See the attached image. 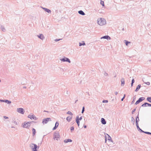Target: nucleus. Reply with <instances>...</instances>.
Returning a JSON list of instances; mask_svg holds the SVG:
<instances>
[{"label": "nucleus", "mask_w": 151, "mask_h": 151, "mask_svg": "<svg viewBox=\"0 0 151 151\" xmlns=\"http://www.w3.org/2000/svg\"><path fill=\"white\" fill-rule=\"evenodd\" d=\"M98 24L101 26H102L106 24L105 19L102 18H101L97 20Z\"/></svg>", "instance_id": "nucleus-1"}, {"label": "nucleus", "mask_w": 151, "mask_h": 151, "mask_svg": "<svg viewBox=\"0 0 151 151\" xmlns=\"http://www.w3.org/2000/svg\"><path fill=\"white\" fill-rule=\"evenodd\" d=\"M30 146L32 150V151H37V148L38 149L39 148V147H37L36 144L34 143L31 144Z\"/></svg>", "instance_id": "nucleus-2"}, {"label": "nucleus", "mask_w": 151, "mask_h": 151, "mask_svg": "<svg viewBox=\"0 0 151 151\" xmlns=\"http://www.w3.org/2000/svg\"><path fill=\"white\" fill-rule=\"evenodd\" d=\"M31 122H28L23 123L22 124V127L25 128H28L30 125Z\"/></svg>", "instance_id": "nucleus-3"}, {"label": "nucleus", "mask_w": 151, "mask_h": 151, "mask_svg": "<svg viewBox=\"0 0 151 151\" xmlns=\"http://www.w3.org/2000/svg\"><path fill=\"white\" fill-rule=\"evenodd\" d=\"M60 137V136L58 132H56L54 133V139H56V140H58V139H59Z\"/></svg>", "instance_id": "nucleus-4"}, {"label": "nucleus", "mask_w": 151, "mask_h": 151, "mask_svg": "<svg viewBox=\"0 0 151 151\" xmlns=\"http://www.w3.org/2000/svg\"><path fill=\"white\" fill-rule=\"evenodd\" d=\"M60 60L61 61L63 62H67L69 63H70L71 62L70 60L68 58L65 57H64L63 58L60 59Z\"/></svg>", "instance_id": "nucleus-5"}, {"label": "nucleus", "mask_w": 151, "mask_h": 151, "mask_svg": "<svg viewBox=\"0 0 151 151\" xmlns=\"http://www.w3.org/2000/svg\"><path fill=\"white\" fill-rule=\"evenodd\" d=\"M51 119L50 118H47L44 119L42 122L43 124H47L48 121H51Z\"/></svg>", "instance_id": "nucleus-6"}, {"label": "nucleus", "mask_w": 151, "mask_h": 151, "mask_svg": "<svg viewBox=\"0 0 151 151\" xmlns=\"http://www.w3.org/2000/svg\"><path fill=\"white\" fill-rule=\"evenodd\" d=\"M145 99V98L144 97H141L138 100H137L136 103H135V104L137 105L140 102H141L143 100H144Z\"/></svg>", "instance_id": "nucleus-7"}, {"label": "nucleus", "mask_w": 151, "mask_h": 151, "mask_svg": "<svg viewBox=\"0 0 151 151\" xmlns=\"http://www.w3.org/2000/svg\"><path fill=\"white\" fill-rule=\"evenodd\" d=\"M28 117L30 118L31 119H34L35 120H36L37 119L34 115H29L28 116Z\"/></svg>", "instance_id": "nucleus-8"}, {"label": "nucleus", "mask_w": 151, "mask_h": 151, "mask_svg": "<svg viewBox=\"0 0 151 151\" xmlns=\"http://www.w3.org/2000/svg\"><path fill=\"white\" fill-rule=\"evenodd\" d=\"M17 111L22 114H24V111L23 109L22 108H19L17 109Z\"/></svg>", "instance_id": "nucleus-9"}, {"label": "nucleus", "mask_w": 151, "mask_h": 151, "mask_svg": "<svg viewBox=\"0 0 151 151\" xmlns=\"http://www.w3.org/2000/svg\"><path fill=\"white\" fill-rule=\"evenodd\" d=\"M37 37L42 40H43L45 39V37L42 34H40L39 35H37Z\"/></svg>", "instance_id": "nucleus-10"}, {"label": "nucleus", "mask_w": 151, "mask_h": 151, "mask_svg": "<svg viewBox=\"0 0 151 151\" xmlns=\"http://www.w3.org/2000/svg\"><path fill=\"white\" fill-rule=\"evenodd\" d=\"M106 39L107 40H109L111 39L110 37L108 35H105L101 38V39Z\"/></svg>", "instance_id": "nucleus-11"}, {"label": "nucleus", "mask_w": 151, "mask_h": 151, "mask_svg": "<svg viewBox=\"0 0 151 151\" xmlns=\"http://www.w3.org/2000/svg\"><path fill=\"white\" fill-rule=\"evenodd\" d=\"M147 105L149 106H151V104L146 102L144 104H142L141 106L142 107H145L147 106Z\"/></svg>", "instance_id": "nucleus-12"}, {"label": "nucleus", "mask_w": 151, "mask_h": 151, "mask_svg": "<svg viewBox=\"0 0 151 151\" xmlns=\"http://www.w3.org/2000/svg\"><path fill=\"white\" fill-rule=\"evenodd\" d=\"M42 9H43L45 12H47L48 13H49L50 14L51 13V11L47 8H45L42 7Z\"/></svg>", "instance_id": "nucleus-13"}, {"label": "nucleus", "mask_w": 151, "mask_h": 151, "mask_svg": "<svg viewBox=\"0 0 151 151\" xmlns=\"http://www.w3.org/2000/svg\"><path fill=\"white\" fill-rule=\"evenodd\" d=\"M59 125V123L58 122H57L55 124V127L52 129L53 130H55L58 127Z\"/></svg>", "instance_id": "nucleus-14"}, {"label": "nucleus", "mask_w": 151, "mask_h": 151, "mask_svg": "<svg viewBox=\"0 0 151 151\" xmlns=\"http://www.w3.org/2000/svg\"><path fill=\"white\" fill-rule=\"evenodd\" d=\"M76 123H77L78 125V126H79L80 124V122L78 119V116H76Z\"/></svg>", "instance_id": "nucleus-15"}, {"label": "nucleus", "mask_w": 151, "mask_h": 151, "mask_svg": "<svg viewBox=\"0 0 151 151\" xmlns=\"http://www.w3.org/2000/svg\"><path fill=\"white\" fill-rule=\"evenodd\" d=\"M121 86H123L124 85L125 81L124 79V78H122L121 79Z\"/></svg>", "instance_id": "nucleus-16"}, {"label": "nucleus", "mask_w": 151, "mask_h": 151, "mask_svg": "<svg viewBox=\"0 0 151 151\" xmlns=\"http://www.w3.org/2000/svg\"><path fill=\"white\" fill-rule=\"evenodd\" d=\"M101 120V123L103 124H106V122L104 118H102Z\"/></svg>", "instance_id": "nucleus-17"}, {"label": "nucleus", "mask_w": 151, "mask_h": 151, "mask_svg": "<svg viewBox=\"0 0 151 151\" xmlns=\"http://www.w3.org/2000/svg\"><path fill=\"white\" fill-rule=\"evenodd\" d=\"M72 141V140L70 139H65L64 140V142L65 143H67L68 142H71Z\"/></svg>", "instance_id": "nucleus-18"}, {"label": "nucleus", "mask_w": 151, "mask_h": 151, "mask_svg": "<svg viewBox=\"0 0 151 151\" xmlns=\"http://www.w3.org/2000/svg\"><path fill=\"white\" fill-rule=\"evenodd\" d=\"M141 85L139 84L138 85L136 89L135 90V91L136 92H137L138 91L139 89L141 87Z\"/></svg>", "instance_id": "nucleus-19"}, {"label": "nucleus", "mask_w": 151, "mask_h": 151, "mask_svg": "<svg viewBox=\"0 0 151 151\" xmlns=\"http://www.w3.org/2000/svg\"><path fill=\"white\" fill-rule=\"evenodd\" d=\"M78 13L82 15H85V13L84 12L82 11V10H80L78 11Z\"/></svg>", "instance_id": "nucleus-20"}, {"label": "nucleus", "mask_w": 151, "mask_h": 151, "mask_svg": "<svg viewBox=\"0 0 151 151\" xmlns=\"http://www.w3.org/2000/svg\"><path fill=\"white\" fill-rule=\"evenodd\" d=\"M72 119V117H70V116H68L66 118V120L68 122H70L71 120Z\"/></svg>", "instance_id": "nucleus-21"}, {"label": "nucleus", "mask_w": 151, "mask_h": 151, "mask_svg": "<svg viewBox=\"0 0 151 151\" xmlns=\"http://www.w3.org/2000/svg\"><path fill=\"white\" fill-rule=\"evenodd\" d=\"M107 135H108V139L109 140V141H110L111 142H113V141L112 140V139H111V137L109 136V135L108 134H107Z\"/></svg>", "instance_id": "nucleus-22"}, {"label": "nucleus", "mask_w": 151, "mask_h": 151, "mask_svg": "<svg viewBox=\"0 0 151 151\" xmlns=\"http://www.w3.org/2000/svg\"><path fill=\"white\" fill-rule=\"evenodd\" d=\"M4 102L7 103V104H10L12 102L11 101H9L7 100H4Z\"/></svg>", "instance_id": "nucleus-23"}, {"label": "nucleus", "mask_w": 151, "mask_h": 151, "mask_svg": "<svg viewBox=\"0 0 151 151\" xmlns=\"http://www.w3.org/2000/svg\"><path fill=\"white\" fill-rule=\"evenodd\" d=\"M139 121V114H138L136 118L135 122H136V123H137V122H138Z\"/></svg>", "instance_id": "nucleus-24"}, {"label": "nucleus", "mask_w": 151, "mask_h": 151, "mask_svg": "<svg viewBox=\"0 0 151 151\" xmlns=\"http://www.w3.org/2000/svg\"><path fill=\"white\" fill-rule=\"evenodd\" d=\"M32 131L33 136H34L35 135V134L36 133L35 129L34 128H33L32 129Z\"/></svg>", "instance_id": "nucleus-25"}, {"label": "nucleus", "mask_w": 151, "mask_h": 151, "mask_svg": "<svg viewBox=\"0 0 151 151\" xmlns=\"http://www.w3.org/2000/svg\"><path fill=\"white\" fill-rule=\"evenodd\" d=\"M1 30L3 32H5L6 29L5 27L3 26H1Z\"/></svg>", "instance_id": "nucleus-26"}, {"label": "nucleus", "mask_w": 151, "mask_h": 151, "mask_svg": "<svg viewBox=\"0 0 151 151\" xmlns=\"http://www.w3.org/2000/svg\"><path fill=\"white\" fill-rule=\"evenodd\" d=\"M147 100L149 102L151 103V97H147Z\"/></svg>", "instance_id": "nucleus-27"}, {"label": "nucleus", "mask_w": 151, "mask_h": 151, "mask_svg": "<svg viewBox=\"0 0 151 151\" xmlns=\"http://www.w3.org/2000/svg\"><path fill=\"white\" fill-rule=\"evenodd\" d=\"M132 122L134 124L135 123V120L134 118L133 117H132Z\"/></svg>", "instance_id": "nucleus-28"}, {"label": "nucleus", "mask_w": 151, "mask_h": 151, "mask_svg": "<svg viewBox=\"0 0 151 151\" xmlns=\"http://www.w3.org/2000/svg\"><path fill=\"white\" fill-rule=\"evenodd\" d=\"M67 114H70V115H73V114L72 113L71 111H69L68 112H67Z\"/></svg>", "instance_id": "nucleus-29"}, {"label": "nucleus", "mask_w": 151, "mask_h": 151, "mask_svg": "<svg viewBox=\"0 0 151 151\" xmlns=\"http://www.w3.org/2000/svg\"><path fill=\"white\" fill-rule=\"evenodd\" d=\"M101 4L103 6H104V1H101L100 2Z\"/></svg>", "instance_id": "nucleus-30"}, {"label": "nucleus", "mask_w": 151, "mask_h": 151, "mask_svg": "<svg viewBox=\"0 0 151 151\" xmlns=\"http://www.w3.org/2000/svg\"><path fill=\"white\" fill-rule=\"evenodd\" d=\"M85 45V43L84 42L83 43H79V46H81L82 45Z\"/></svg>", "instance_id": "nucleus-31"}, {"label": "nucleus", "mask_w": 151, "mask_h": 151, "mask_svg": "<svg viewBox=\"0 0 151 151\" xmlns=\"http://www.w3.org/2000/svg\"><path fill=\"white\" fill-rule=\"evenodd\" d=\"M104 75L105 76H108V74L105 71H104Z\"/></svg>", "instance_id": "nucleus-32"}, {"label": "nucleus", "mask_w": 151, "mask_h": 151, "mask_svg": "<svg viewBox=\"0 0 151 151\" xmlns=\"http://www.w3.org/2000/svg\"><path fill=\"white\" fill-rule=\"evenodd\" d=\"M74 129V128L73 127H71L70 128V130L71 132H72L73 131Z\"/></svg>", "instance_id": "nucleus-33"}, {"label": "nucleus", "mask_w": 151, "mask_h": 151, "mask_svg": "<svg viewBox=\"0 0 151 151\" xmlns=\"http://www.w3.org/2000/svg\"><path fill=\"white\" fill-rule=\"evenodd\" d=\"M126 41L125 44H126V45H127L129 43H130V42H128V41Z\"/></svg>", "instance_id": "nucleus-34"}, {"label": "nucleus", "mask_w": 151, "mask_h": 151, "mask_svg": "<svg viewBox=\"0 0 151 151\" xmlns=\"http://www.w3.org/2000/svg\"><path fill=\"white\" fill-rule=\"evenodd\" d=\"M84 111H85L84 107H83V108H82V111L81 113H83L84 112Z\"/></svg>", "instance_id": "nucleus-35"}, {"label": "nucleus", "mask_w": 151, "mask_h": 151, "mask_svg": "<svg viewBox=\"0 0 151 151\" xmlns=\"http://www.w3.org/2000/svg\"><path fill=\"white\" fill-rule=\"evenodd\" d=\"M62 40V39H55V42H58V41H59L60 40Z\"/></svg>", "instance_id": "nucleus-36"}, {"label": "nucleus", "mask_w": 151, "mask_h": 151, "mask_svg": "<svg viewBox=\"0 0 151 151\" xmlns=\"http://www.w3.org/2000/svg\"><path fill=\"white\" fill-rule=\"evenodd\" d=\"M145 133L149 134H151V133L147 132H145Z\"/></svg>", "instance_id": "nucleus-37"}, {"label": "nucleus", "mask_w": 151, "mask_h": 151, "mask_svg": "<svg viewBox=\"0 0 151 151\" xmlns=\"http://www.w3.org/2000/svg\"><path fill=\"white\" fill-rule=\"evenodd\" d=\"M144 83L148 85H150V83L149 82H145Z\"/></svg>", "instance_id": "nucleus-38"}, {"label": "nucleus", "mask_w": 151, "mask_h": 151, "mask_svg": "<svg viewBox=\"0 0 151 151\" xmlns=\"http://www.w3.org/2000/svg\"><path fill=\"white\" fill-rule=\"evenodd\" d=\"M103 103H108V101L107 100H104L103 101Z\"/></svg>", "instance_id": "nucleus-39"}, {"label": "nucleus", "mask_w": 151, "mask_h": 151, "mask_svg": "<svg viewBox=\"0 0 151 151\" xmlns=\"http://www.w3.org/2000/svg\"><path fill=\"white\" fill-rule=\"evenodd\" d=\"M136 110V109H134L132 111V114H133L134 113V112Z\"/></svg>", "instance_id": "nucleus-40"}, {"label": "nucleus", "mask_w": 151, "mask_h": 151, "mask_svg": "<svg viewBox=\"0 0 151 151\" xmlns=\"http://www.w3.org/2000/svg\"><path fill=\"white\" fill-rule=\"evenodd\" d=\"M138 122H137V123H136V126H137V127H139V125H138Z\"/></svg>", "instance_id": "nucleus-41"}, {"label": "nucleus", "mask_w": 151, "mask_h": 151, "mask_svg": "<svg viewBox=\"0 0 151 151\" xmlns=\"http://www.w3.org/2000/svg\"><path fill=\"white\" fill-rule=\"evenodd\" d=\"M137 128L138 129V130L139 131H141L142 129L139 127H137Z\"/></svg>", "instance_id": "nucleus-42"}, {"label": "nucleus", "mask_w": 151, "mask_h": 151, "mask_svg": "<svg viewBox=\"0 0 151 151\" xmlns=\"http://www.w3.org/2000/svg\"><path fill=\"white\" fill-rule=\"evenodd\" d=\"M82 119V117L81 116L79 118H78V119L79 120H81Z\"/></svg>", "instance_id": "nucleus-43"}, {"label": "nucleus", "mask_w": 151, "mask_h": 151, "mask_svg": "<svg viewBox=\"0 0 151 151\" xmlns=\"http://www.w3.org/2000/svg\"><path fill=\"white\" fill-rule=\"evenodd\" d=\"M3 117L4 118L6 119H8V117L6 116H3Z\"/></svg>", "instance_id": "nucleus-44"}, {"label": "nucleus", "mask_w": 151, "mask_h": 151, "mask_svg": "<svg viewBox=\"0 0 151 151\" xmlns=\"http://www.w3.org/2000/svg\"><path fill=\"white\" fill-rule=\"evenodd\" d=\"M134 79H133L132 81V83H134Z\"/></svg>", "instance_id": "nucleus-45"}, {"label": "nucleus", "mask_w": 151, "mask_h": 151, "mask_svg": "<svg viewBox=\"0 0 151 151\" xmlns=\"http://www.w3.org/2000/svg\"><path fill=\"white\" fill-rule=\"evenodd\" d=\"M0 101L1 102H4V100H0Z\"/></svg>", "instance_id": "nucleus-46"}, {"label": "nucleus", "mask_w": 151, "mask_h": 151, "mask_svg": "<svg viewBox=\"0 0 151 151\" xmlns=\"http://www.w3.org/2000/svg\"><path fill=\"white\" fill-rule=\"evenodd\" d=\"M124 97H123L121 99V101H123L124 99Z\"/></svg>", "instance_id": "nucleus-47"}, {"label": "nucleus", "mask_w": 151, "mask_h": 151, "mask_svg": "<svg viewBox=\"0 0 151 151\" xmlns=\"http://www.w3.org/2000/svg\"><path fill=\"white\" fill-rule=\"evenodd\" d=\"M115 94L116 95H117L118 94V92L117 91H116L115 92Z\"/></svg>", "instance_id": "nucleus-48"}, {"label": "nucleus", "mask_w": 151, "mask_h": 151, "mask_svg": "<svg viewBox=\"0 0 151 151\" xmlns=\"http://www.w3.org/2000/svg\"><path fill=\"white\" fill-rule=\"evenodd\" d=\"M14 124H17V123L15 121H14Z\"/></svg>", "instance_id": "nucleus-49"}, {"label": "nucleus", "mask_w": 151, "mask_h": 151, "mask_svg": "<svg viewBox=\"0 0 151 151\" xmlns=\"http://www.w3.org/2000/svg\"><path fill=\"white\" fill-rule=\"evenodd\" d=\"M140 131H141V132H143V133H145V131H143V130H141Z\"/></svg>", "instance_id": "nucleus-50"}, {"label": "nucleus", "mask_w": 151, "mask_h": 151, "mask_svg": "<svg viewBox=\"0 0 151 151\" xmlns=\"http://www.w3.org/2000/svg\"><path fill=\"white\" fill-rule=\"evenodd\" d=\"M83 127L84 128H86L87 127L86 125H84Z\"/></svg>", "instance_id": "nucleus-51"}, {"label": "nucleus", "mask_w": 151, "mask_h": 151, "mask_svg": "<svg viewBox=\"0 0 151 151\" xmlns=\"http://www.w3.org/2000/svg\"><path fill=\"white\" fill-rule=\"evenodd\" d=\"M133 83H131V86H133Z\"/></svg>", "instance_id": "nucleus-52"}, {"label": "nucleus", "mask_w": 151, "mask_h": 151, "mask_svg": "<svg viewBox=\"0 0 151 151\" xmlns=\"http://www.w3.org/2000/svg\"><path fill=\"white\" fill-rule=\"evenodd\" d=\"M135 98H136V97H135V96H134V99H133V101H134V99H135Z\"/></svg>", "instance_id": "nucleus-53"}, {"label": "nucleus", "mask_w": 151, "mask_h": 151, "mask_svg": "<svg viewBox=\"0 0 151 151\" xmlns=\"http://www.w3.org/2000/svg\"><path fill=\"white\" fill-rule=\"evenodd\" d=\"M23 88H26V87L25 86H24Z\"/></svg>", "instance_id": "nucleus-54"}, {"label": "nucleus", "mask_w": 151, "mask_h": 151, "mask_svg": "<svg viewBox=\"0 0 151 151\" xmlns=\"http://www.w3.org/2000/svg\"><path fill=\"white\" fill-rule=\"evenodd\" d=\"M106 141V137H105V142Z\"/></svg>", "instance_id": "nucleus-55"}, {"label": "nucleus", "mask_w": 151, "mask_h": 151, "mask_svg": "<svg viewBox=\"0 0 151 151\" xmlns=\"http://www.w3.org/2000/svg\"><path fill=\"white\" fill-rule=\"evenodd\" d=\"M78 101V100H77L76 101L75 103H76Z\"/></svg>", "instance_id": "nucleus-56"}, {"label": "nucleus", "mask_w": 151, "mask_h": 151, "mask_svg": "<svg viewBox=\"0 0 151 151\" xmlns=\"http://www.w3.org/2000/svg\"><path fill=\"white\" fill-rule=\"evenodd\" d=\"M125 96H126V95H125V94H124V98H125Z\"/></svg>", "instance_id": "nucleus-57"}, {"label": "nucleus", "mask_w": 151, "mask_h": 151, "mask_svg": "<svg viewBox=\"0 0 151 151\" xmlns=\"http://www.w3.org/2000/svg\"><path fill=\"white\" fill-rule=\"evenodd\" d=\"M67 94L68 95V91H67Z\"/></svg>", "instance_id": "nucleus-58"}, {"label": "nucleus", "mask_w": 151, "mask_h": 151, "mask_svg": "<svg viewBox=\"0 0 151 151\" xmlns=\"http://www.w3.org/2000/svg\"><path fill=\"white\" fill-rule=\"evenodd\" d=\"M11 128H14V127H13V126H12L11 127Z\"/></svg>", "instance_id": "nucleus-59"}, {"label": "nucleus", "mask_w": 151, "mask_h": 151, "mask_svg": "<svg viewBox=\"0 0 151 151\" xmlns=\"http://www.w3.org/2000/svg\"><path fill=\"white\" fill-rule=\"evenodd\" d=\"M88 95H89V93L88 92Z\"/></svg>", "instance_id": "nucleus-60"}, {"label": "nucleus", "mask_w": 151, "mask_h": 151, "mask_svg": "<svg viewBox=\"0 0 151 151\" xmlns=\"http://www.w3.org/2000/svg\"><path fill=\"white\" fill-rule=\"evenodd\" d=\"M123 30H124V28H123V29H122Z\"/></svg>", "instance_id": "nucleus-61"}, {"label": "nucleus", "mask_w": 151, "mask_h": 151, "mask_svg": "<svg viewBox=\"0 0 151 151\" xmlns=\"http://www.w3.org/2000/svg\"><path fill=\"white\" fill-rule=\"evenodd\" d=\"M1 82V80L0 79V82Z\"/></svg>", "instance_id": "nucleus-62"}, {"label": "nucleus", "mask_w": 151, "mask_h": 151, "mask_svg": "<svg viewBox=\"0 0 151 151\" xmlns=\"http://www.w3.org/2000/svg\"><path fill=\"white\" fill-rule=\"evenodd\" d=\"M133 102V101L132 102V103Z\"/></svg>", "instance_id": "nucleus-63"}]
</instances>
